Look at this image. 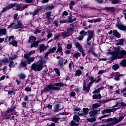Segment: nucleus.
Here are the masks:
<instances>
[{
	"instance_id": "f257e3e1",
	"label": "nucleus",
	"mask_w": 126,
	"mask_h": 126,
	"mask_svg": "<svg viewBox=\"0 0 126 126\" xmlns=\"http://www.w3.org/2000/svg\"><path fill=\"white\" fill-rule=\"evenodd\" d=\"M114 50L113 51L110 52V54L112 55V60H116V59H124V57L126 56V51L122 50L120 51L119 48H113Z\"/></svg>"
},
{
	"instance_id": "f03ea898",
	"label": "nucleus",
	"mask_w": 126,
	"mask_h": 126,
	"mask_svg": "<svg viewBox=\"0 0 126 126\" xmlns=\"http://www.w3.org/2000/svg\"><path fill=\"white\" fill-rule=\"evenodd\" d=\"M64 84L63 83H57L55 84L49 85L44 89L43 92H50V93H52L56 90H60V87H64Z\"/></svg>"
},
{
	"instance_id": "7ed1b4c3",
	"label": "nucleus",
	"mask_w": 126,
	"mask_h": 126,
	"mask_svg": "<svg viewBox=\"0 0 126 126\" xmlns=\"http://www.w3.org/2000/svg\"><path fill=\"white\" fill-rule=\"evenodd\" d=\"M9 28H12L13 29H19V28H24V25L22 24V23L20 21H16L14 23L11 24L8 26Z\"/></svg>"
},
{
	"instance_id": "20e7f679",
	"label": "nucleus",
	"mask_w": 126,
	"mask_h": 126,
	"mask_svg": "<svg viewBox=\"0 0 126 126\" xmlns=\"http://www.w3.org/2000/svg\"><path fill=\"white\" fill-rule=\"evenodd\" d=\"M89 80L91 82L89 83L87 87H86V82L85 81L84 82L83 90L84 91H85V92H88L90 90L91 84H93V83L95 82V79H94V77H93V76L90 77Z\"/></svg>"
},
{
	"instance_id": "39448f33",
	"label": "nucleus",
	"mask_w": 126,
	"mask_h": 126,
	"mask_svg": "<svg viewBox=\"0 0 126 126\" xmlns=\"http://www.w3.org/2000/svg\"><path fill=\"white\" fill-rule=\"evenodd\" d=\"M43 62L39 61L37 63H33L32 65V68L34 71H40L43 68Z\"/></svg>"
},
{
	"instance_id": "423d86ee",
	"label": "nucleus",
	"mask_w": 126,
	"mask_h": 126,
	"mask_svg": "<svg viewBox=\"0 0 126 126\" xmlns=\"http://www.w3.org/2000/svg\"><path fill=\"white\" fill-rule=\"evenodd\" d=\"M35 41H36V37L34 36H32L30 37L29 42L32 44L31 45V48H37L38 47L40 42L38 40L35 42Z\"/></svg>"
},
{
	"instance_id": "0eeeda50",
	"label": "nucleus",
	"mask_w": 126,
	"mask_h": 126,
	"mask_svg": "<svg viewBox=\"0 0 126 126\" xmlns=\"http://www.w3.org/2000/svg\"><path fill=\"white\" fill-rule=\"evenodd\" d=\"M15 38H14V35H12L9 37V41L10 42V44L14 46L15 47H17V41H15Z\"/></svg>"
},
{
	"instance_id": "6e6552de",
	"label": "nucleus",
	"mask_w": 126,
	"mask_h": 126,
	"mask_svg": "<svg viewBox=\"0 0 126 126\" xmlns=\"http://www.w3.org/2000/svg\"><path fill=\"white\" fill-rule=\"evenodd\" d=\"M106 122H111V123H109V125H110V126H112L114 125H117V124H119V122L118 121V119L116 118H110L106 120Z\"/></svg>"
},
{
	"instance_id": "1a4fd4ad",
	"label": "nucleus",
	"mask_w": 126,
	"mask_h": 126,
	"mask_svg": "<svg viewBox=\"0 0 126 126\" xmlns=\"http://www.w3.org/2000/svg\"><path fill=\"white\" fill-rule=\"evenodd\" d=\"M16 58H17V55H15L14 56L10 57V60H8L6 58L2 60V63H4V64H6L9 63H10L11 61H14V60H15Z\"/></svg>"
},
{
	"instance_id": "9d476101",
	"label": "nucleus",
	"mask_w": 126,
	"mask_h": 126,
	"mask_svg": "<svg viewBox=\"0 0 126 126\" xmlns=\"http://www.w3.org/2000/svg\"><path fill=\"white\" fill-rule=\"evenodd\" d=\"M15 5H16V4L15 3L8 5L7 6L3 8V9L1 11V13H3V12H5V11H6V10H8V9L13 8V7L15 6Z\"/></svg>"
},
{
	"instance_id": "9b49d317",
	"label": "nucleus",
	"mask_w": 126,
	"mask_h": 126,
	"mask_svg": "<svg viewBox=\"0 0 126 126\" xmlns=\"http://www.w3.org/2000/svg\"><path fill=\"white\" fill-rule=\"evenodd\" d=\"M56 51H57V47L49 49L48 52L45 53V58H48V56H49L50 54H53V53H55Z\"/></svg>"
},
{
	"instance_id": "f8f14e48",
	"label": "nucleus",
	"mask_w": 126,
	"mask_h": 126,
	"mask_svg": "<svg viewBox=\"0 0 126 126\" xmlns=\"http://www.w3.org/2000/svg\"><path fill=\"white\" fill-rule=\"evenodd\" d=\"M88 37L87 39V42H89L93 37H94V32L92 30H89L88 31Z\"/></svg>"
},
{
	"instance_id": "ddd939ff",
	"label": "nucleus",
	"mask_w": 126,
	"mask_h": 126,
	"mask_svg": "<svg viewBox=\"0 0 126 126\" xmlns=\"http://www.w3.org/2000/svg\"><path fill=\"white\" fill-rule=\"evenodd\" d=\"M118 109H119V108L116 109L112 108L104 109L102 112V114H103V115H105V114H107L108 113H112V112H115V111H117Z\"/></svg>"
},
{
	"instance_id": "4468645a",
	"label": "nucleus",
	"mask_w": 126,
	"mask_h": 126,
	"mask_svg": "<svg viewBox=\"0 0 126 126\" xmlns=\"http://www.w3.org/2000/svg\"><path fill=\"white\" fill-rule=\"evenodd\" d=\"M24 57L25 60H26L27 62L29 64H30L31 63L33 62L34 60H35V58L34 57H30V56H25V55H24Z\"/></svg>"
},
{
	"instance_id": "2eb2a0df",
	"label": "nucleus",
	"mask_w": 126,
	"mask_h": 126,
	"mask_svg": "<svg viewBox=\"0 0 126 126\" xmlns=\"http://www.w3.org/2000/svg\"><path fill=\"white\" fill-rule=\"evenodd\" d=\"M113 74L115 76L114 78L115 80L116 81H119L120 80V77L123 76V74H120V73H114Z\"/></svg>"
},
{
	"instance_id": "dca6fc26",
	"label": "nucleus",
	"mask_w": 126,
	"mask_h": 126,
	"mask_svg": "<svg viewBox=\"0 0 126 126\" xmlns=\"http://www.w3.org/2000/svg\"><path fill=\"white\" fill-rule=\"evenodd\" d=\"M116 27L120 29V30H123V31H126V27L125 25L119 24L116 25Z\"/></svg>"
},
{
	"instance_id": "f3484780",
	"label": "nucleus",
	"mask_w": 126,
	"mask_h": 126,
	"mask_svg": "<svg viewBox=\"0 0 126 126\" xmlns=\"http://www.w3.org/2000/svg\"><path fill=\"white\" fill-rule=\"evenodd\" d=\"M59 53H60V56H63V48L60 46V44L58 45V49L56 52V55H59Z\"/></svg>"
},
{
	"instance_id": "a211bd4d",
	"label": "nucleus",
	"mask_w": 126,
	"mask_h": 126,
	"mask_svg": "<svg viewBox=\"0 0 126 126\" xmlns=\"http://www.w3.org/2000/svg\"><path fill=\"white\" fill-rule=\"evenodd\" d=\"M48 47L47 46H45L44 45V44H41L39 46V53H42V52H44L46 49H47Z\"/></svg>"
},
{
	"instance_id": "6ab92c4d",
	"label": "nucleus",
	"mask_w": 126,
	"mask_h": 126,
	"mask_svg": "<svg viewBox=\"0 0 126 126\" xmlns=\"http://www.w3.org/2000/svg\"><path fill=\"white\" fill-rule=\"evenodd\" d=\"M75 45L76 46V48L77 49V50H78V51H79V52H82V50H83V49H82V46H81V45H80L79 43L76 42L75 43Z\"/></svg>"
},
{
	"instance_id": "aec40b11",
	"label": "nucleus",
	"mask_w": 126,
	"mask_h": 126,
	"mask_svg": "<svg viewBox=\"0 0 126 126\" xmlns=\"http://www.w3.org/2000/svg\"><path fill=\"white\" fill-rule=\"evenodd\" d=\"M61 36H62L63 38H65L66 37H69V36H70V34H69V33L67 31H66V32H62L61 33Z\"/></svg>"
},
{
	"instance_id": "412c9836",
	"label": "nucleus",
	"mask_w": 126,
	"mask_h": 126,
	"mask_svg": "<svg viewBox=\"0 0 126 126\" xmlns=\"http://www.w3.org/2000/svg\"><path fill=\"white\" fill-rule=\"evenodd\" d=\"M7 32L6 29H2L0 30V36H3V35H6Z\"/></svg>"
},
{
	"instance_id": "4be33fe9",
	"label": "nucleus",
	"mask_w": 126,
	"mask_h": 126,
	"mask_svg": "<svg viewBox=\"0 0 126 126\" xmlns=\"http://www.w3.org/2000/svg\"><path fill=\"white\" fill-rule=\"evenodd\" d=\"M105 9L109 12H114L116 10V8L114 7H105Z\"/></svg>"
},
{
	"instance_id": "5701e85b",
	"label": "nucleus",
	"mask_w": 126,
	"mask_h": 126,
	"mask_svg": "<svg viewBox=\"0 0 126 126\" xmlns=\"http://www.w3.org/2000/svg\"><path fill=\"white\" fill-rule=\"evenodd\" d=\"M33 54H35V50H32L30 51L29 53L28 54H25L24 56H25V57H31L32 55H33Z\"/></svg>"
},
{
	"instance_id": "b1692460",
	"label": "nucleus",
	"mask_w": 126,
	"mask_h": 126,
	"mask_svg": "<svg viewBox=\"0 0 126 126\" xmlns=\"http://www.w3.org/2000/svg\"><path fill=\"white\" fill-rule=\"evenodd\" d=\"M113 35L117 37V38H120L121 37V34L117 30L113 31Z\"/></svg>"
},
{
	"instance_id": "393cba45",
	"label": "nucleus",
	"mask_w": 126,
	"mask_h": 126,
	"mask_svg": "<svg viewBox=\"0 0 126 126\" xmlns=\"http://www.w3.org/2000/svg\"><path fill=\"white\" fill-rule=\"evenodd\" d=\"M89 115L90 117H95V116L97 115V111H91L89 113Z\"/></svg>"
},
{
	"instance_id": "a878e982",
	"label": "nucleus",
	"mask_w": 126,
	"mask_h": 126,
	"mask_svg": "<svg viewBox=\"0 0 126 126\" xmlns=\"http://www.w3.org/2000/svg\"><path fill=\"white\" fill-rule=\"evenodd\" d=\"M82 74V71L81 70L78 69L75 71V76H80Z\"/></svg>"
},
{
	"instance_id": "bb28decb",
	"label": "nucleus",
	"mask_w": 126,
	"mask_h": 126,
	"mask_svg": "<svg viewBox=\"0 0 126 126\" xmlns=\"http://www.w3.org/2000/svg\"><path fill=\"white\" fill-rule=\"evenodd\" d=\"M109 1H111L112 4H117V3H119L121 2V0H108Z\"/></svg>"
},
{
	"instance_id": "cd10ccee",
	"label": "nucleus",
	"mask_w": 126,
	"mask_h": 126,
	"mask_svg": "<svg viewBox=\"0 0 126 126\" xmlns=\"http://www.w3.org/2000/svg\"><path fill=\"white\" fill-rule=\"evenodd\" d=\"M83 112L85 116H86V115L88 114V112H89V109H88V108H84L83 109Z\"/></svg>"
},
{
	"instance_id": "c85d7f7f",
	"label": "nucleus",
	"mask_w": 126,
	"mask_h": 126,
	"mask_svg": "<svg viewBox=\"0 0 126 126\" xmlns=\"http://www.w3.org/2000/svg\"><path fill=\"white\" fill-rule=\"evenodd\" d=\"M58 64L60 66H63V59L62 58L58 61Z\"/></svg>"
},
{
	"instance_id": "c756f323",
	"label": "nucleus",
	"mask_w": 126,
	"mask_h": 126,
	"mask_svg": "<svg viewBox=\"0 0 126 126\" xmlns=\"http://www.w3.org/2000/svg\"><path fill=\"white\" fill-rule=\"evenodd\" d=\"M101 94H94L93 95L94 99H101Z\"/></svg>"
},
{
	"instance_id": "7c9ffc66",
	"label": "nucleus",
	"mask_w": 126,
	"mask_h": 126,
	"mask_svg": "<svg viewBox=\"0 0 126 126\" xmlns=\"http://www.w3.org/2000/svg\"><path fill=\"white\" fill-rule=\"evenodd\" d=\"M74 121H76V123L79 122V120H80V118L77 115H75L73 116Z\"/></svg>"
},
{
	"instance_id": "2f4dec72",
	"label": "nucleus",
	"mask_w": 126,
	"mask_h": 126,
	"mask_svg": "<svg viewBox=\"0 0 126 126\" xmlns=\"http://www.w3.org/2000/svg\"><path fill=\"white\" fill-rule=\"evenodd\" d=\"M59 120H60V118L55 117L51 118L50 119V121H52V122H54V123H58Z\"/></svg>"
},
{
	"instance_id": "473e14b6",
	"label": "nucleus",
	"mask_w": 126,
	"mask_h": 126,
	"mask_svg": "<svg viewBox=\"0 0 126 126\" xmlns=\"http://www.w3.org/2000/svg\"><path fill=\"white\" fill-rule=\"evenodd\" d=\"M74 4H75V3H74V1L72 0L70 1V3L69 4L70 9L72 10V8H73V5H74Z\"/></svg>"
},
{
	"instance_id": "72a5a7b5",
	"label": "nucleus",
	"mask_w": 126,
	"mask_h": 126,
	"mask_svg": "<svg viewBox=\"0 0 126 126\" xmlns=\"http://www.w3.org/2000/svg\"><path fill=\"white\" fill-rule=\"evenodd\" d=\"M118 42L116 43V45H123L125 40L123 39H120L118 40Z\"/></svg>"
},
{
	"instance_id": "f704fd0d",
	"label": "nucleus",
	"mask_w": 126,
	"mask_h": 126,
	"mask_svg": "<svg viewBox=\"0 0 126 126\" xmlns=\"http://www.w3.org/2000/svg\"><path fill=\"white\" fill-rule=\"evenodd\" d=\"M119 68H120V66L118 65V64H115L113 65L112 66V68H113L114 70H118V69Z\"/></svg>"
},
{
	"instance_id": "c9c22d12",
	"label": "nucleus",
	"mask_w": 126,
	"mask_h": 126,
	"mask_svg": "<svg viewBox=\"0 0 126 126\" xmlns=\"http://www.w3.org/2000/svg\"><path fill=\"white\" fill-rule=\"evenodd\" d=\"M101 106V104L96 103L92 105L93 108H99Z\"/></svg>"
},
{
	"instance_id": "e433bc0d",
	"label": "nucleus",
	"mask_w": 126,
	"mask_h": 126,
	"mask_svg": "<svg viewBox=\"0 0 126 126\" xmlns=\"http://www.w3.org/2000/svg\"><path fill=\"white\" fill-rule=\"evenodd\" d=\"M15 109V107H12V108L9 109L8 111H7L6 115L9 114V113H12V112H13V111H14Z\"/></svg>"
},
{
	"instance_id": "4c0bfd02",
	"label": "nucleus",
	"mask_w": 126,
	"mask_h": 126,
	"mask_svg": "<svg viewBox=\"0 0 126 126\" xmlns=\"http://www.w3.org/2000/svg\"><path fill=\"white\" fill-rule=\"evenodd\" d=\"M81 54L79 52H77L74 54V57L76 59V60L78 59V57H80Z\"/></svg>"
},
{
	"instance_id": "58836bf2",
	"label": "nucleus",
	"mask_w": 126,
	"mask_h": 126,
	"mask_svg": "<svg viewBox=\"0 0 126 126\" xmlns=\"http://www.w3.org/2000/svg\"><path fill=\"white\" fill-rule=\"evenodd\" d=\"M81 109L79 107H76L74 108V114L75 115L77 114V113L76 112H78V111H80Z\"/></svg>"
},
{
	"instance_id": "ea45409f",
	"label": "nucleus",
	"mask_w": 126,
	"mask_h": 126,
	"mask_svg": "<svg viewBox=\"0 0 126 126\" xmlns=\"http://www.w3.org/2000/svg\"><path fill=\"white\" fill-rule=\"evenodd\" d=\"M19 76L20 79H25L26 78V76L24 74H20Z\"/></svg>"
},
{
	"instance_id": "a19ab883",
	"label": "nucleus",
	"mask_w": 126,
	"mask_h": 126,
	"mask_svg": "<svg viewBox=\"0 0 126 126\" xmlns=\"http://www.w3.org/2000/svg\"><path fill=\"white\" fill-rule=\"evenodd\" d=\"M120 64L122 65V66H126V60H123L120 63Z\"/></svg>"
},
{
	"instance_id": "79ce46f5",
	"label": "nucleus",
	"mask_w": 126,
	"mask_h": 126,
	"mask_svg": "<svg viewBox=\"0 0 126 126\" xmlns=\"http://www.w3.org/2000/svg\"><path fill=\"white\" fill-rule=\"evenodd\" d=\"M107 70H100L98 72V74H103L107 72Z\"/></svg>"
},
{
	"instance_id": "37998d69",
	"label": "nucleus",
	"mask_w": 126,
	"mask_h": 126,
	"mask_svg": "<svg viewBox=\"0 0 126 126\" xmlns=\"http://www.w3.org/2000/svg\"><path fill=\"white\" fill-rule=\"evenodd\" d=\"M28 63H27V61H22L21 63V65L23 67L26 66Z\"/></svg>"
},
{
	"instance_id": "c03bdc74",
	"label": "nucleus",
	"mask_w": 126,
	"mask_h": 126,
	"mask_svg": "<svg viewBox=\"0 0 126 126\" xmlns=\"http://www.w3.org/2000/svg\"><path fill=\"white\" fill-rule=\"evenodd\" d=\"M59 108H60V105H59V104H56L54 107L55 112H58V111H59Z\"/></svg>"
},
{
	"instance_id": "a18cd8bd",
	"label": "nucleus",
	"mask_w": 126,
	"mask_h": 126,
	"mask_svg": "<svg viewBox=\"0 0 126 126\" xmlns=\"http://www.w3.org/2000/svg\"><path fill=\"white\" fill-rule=\"evenodd\" d=\"M87 121H88V122H90V123H94V122H95V121H96V119H95V118H88Z\"/></svg>"
},
{
	"instance_id": "49530a36",
	"label": "nucleus",
	"mask_w": 126,
	"mask_h": 126,
	"mask_svg": "<svg viewBox=\"0 0 126 126\" xmlns=\"http://www.w3.org/2000/svg\"><path fill=\"white\" fill-rule=\"evenodd\" d=\"M67 32H68V33H69V34L70 35V34H72V32H73V29L72 28H70V29H67Z\"/></svg>"
},
{
	"instance_id": "de8ad7c7",
	"label": "nucleus",
	"mask_w": 126,
	"mask_h": 126,
	"mask_svg": "<svg viewBox=\"0 0 126 126\" xmlns=\"http://www.w3.org/2000/svg\"><path fill=\"white\" fill-rule=\"evenodd\" d=\"M54 71L56 72V74H57L59 76L61 75V73L60 72V70L58 68H55Z\"/></svg>"
},
{
	"instance_id": "09e8293b",
	"label": "nucleus",
	"mask_w": 126,
	"mask_h": 126,
	"mask_svg": "<svg viewBox=\"0 0 126 126\" xmlns=\"http://www.w3.org/2000/svg\"><path fill=\"white\" fill-rule=\"evenodd\" d=\"M100 81H101V78H100V77L94 79V82H95V83H98Z\"/></svg>"
},
{
	"instance_id": "8fccbe9b",
	"label": "nucleus",
	"mask_w": 126,
	"mask_h": 126,
	"mask_svg": "<svg viewBox=\"0 0 126 126\" xmlns=\"http://www.w3.org/2000/svg\"><path fill=\"white\" fill-rule=\"evenodd\" d=\"M14 66V64L13 62L12 61H10V63L9 64V67H10V68H11L12 67H13Z\"/></svg>"
},
{
	"instance_id": "3c124183",
	"label": "nucleus",
	"mask_w": 126,
	"mask_h": 126,
	"mask_svg": "<svg viewBox=\"0 0 126 126\" xmlns=\"http://www.w3.org/2000/svg\"><path fill=\"white\" fill-rule=\"evenodd\" d=\"M80 35H82L83 36H86V35H87V32H86L85 31H82L80 32Z\"/></svg>"
},
{
	"instance_id": "603ef678",
	"label": "nucleus",
	"mask_w": 126,
	"mask_h": 126,
	"mask_svg": "<svg viewBox=\"0 0 126 126\" xmlns=\"http://www.w3.org/2000/svg\"><path fill=\"white\" fill-rule=\"evenodd\" d=\"M77 115H78V116H79L80 117L85 116V114H84V112H80V111H79Z\"/></svg>"
},
{
	"instance_id": "864d4df0",
	"label": "nucleus",
	"mask_w": 126,
	"mask_h": 126,
	"mask_svg": "<svg viewBox=\"0 0 126 126\" xmlns=\"http://www.w3.org/2000/svg\"><path fill=\"white\" fill-rule=\"evenodd\" d=\"M89 52H91V53H92V54H93V55H94V56L95 57V58H98V55H97V54L95 53V52H93V51H92V50H90Z\"/></svg>"
},
{
	"instance_id": "5fc2aeb1",
	"label": "nucleus",
	"mask_w": 126,
	"mask_h": 126,
	"mask_svg": "<svg viewBox=\"0 0 126 126\" xmlns=\"http://www.w3.org/2000/svg\"><path fill=\"white\" fill-rule=\"evenodd\" d=\"M124 119H125V117H124V116L120 117L119 119H118V123H120V122H122V121H123V120H124Z\"/></svg>"
},
{
	"instance_id": "6e6d98bb",
	"label": "nucleus",
	"mask_w": 126,
	"mask_h": 126,
	"mask_svg": "<svg viewBox=\"0 0 126 126\" xmlns=\"http://www.w3.org/2000/svg\"><path fill=\"white\" fill-rule=\"evenodd\" d=\"M68 22L69 23H72V22H73V19H72V17H69L68 20Z\"/></svg>"
},
{
	"instance_id": "4d7b16f0",
	"label": "nucleus",
	"mask_w": 126,
	"mask_h": 126,
	"mask_svg": "<svg viewBox=\"0 0 126 126\" xmlns=\"http://www.w3.org/2000/svg\"><path fill=\"white\" fill-rule=\"evenodd\" d=\"M60 33H57L54 36V38H55V40H57V39H59V38H60Z\"/></svg>"
},
{
	"instance_id": "13d9d810",
	"label": "nucleus",
	"mask_w": 126,
	"mask_h": 126,
	"mask_svg": "<svg viewBox=\"0 0 126 126\" xmlns=\"http://www.w3.org/2000/svg\"><path fill=\"white\" fill-rule=\"evenodd\" d=\"M8 95H14V92L12 91H8Z\"/></svg>"
},
{
	"instance_id": "bf43d9fd",
	"label": "nucleus",
	"mask_w": 126,
	"mask_h": 126,
	"mask_svg": "<svg viewBox=\"0 0 126 126\" xmlns=\"http://www.w3.org/2000/svg\"><path fill=\"white\" fill-rule=\"evenodd\" d=\"M60 22L61 24L66 23V22H67V20H61L60 21Z\"/></svg>"
},
{
	"instance_id": "052dcab7",
	"label": "nucleus",
	"mask_w": 126,
	"mask_h": 126,
	"mask_svg": "<svg viewBox=\"0 0 126 126\" xmlns=\"http://www.w3.org/2000/svg\"><path fill=\"white\" fill-rule=\"evenodd\" d=\"M94 23H96L97 22H100V21H101V19L100 18L96 19L94 20Z\"/></svg>"
},
{
	"instance_id": "680f3d73",
	"label": "nucleus",
	"mask_w": 126,
	"mask_h": 126,
	"mask_svg": "<svg viewBox=\"0 0 126 126\" xmlns=\"http://www.w3.org/2000/svg\"><path fill=\"white\" fill-rule=\"evenodd\" d=\"M17 16H18V14L15 13L14 15V19H15V20H17V19H18Z\"/></svg>"
},
{
	"instance_id": "e2e57ef3",
	"label": "nucleus",
	"mask_w": 126,
	"mask_h": 126,
	"mask_svg": "<svg viewBox=\"0 0 126 126\" xmlns=\"http://www.w3.org/2000/svg\"><path fill=\"white\" fill-rule=\"evenodd\" d=\"M72 65H73V63H72V62H71L69 64V67L70 69H71V68H72Z\"/></svg>"
},
{
	"instance_id": "0e129e2a",
	"label": "nucleus",
	"mask_w": 126,
	"mask_h": 126,
	"mask_svg": "<svg viewBox=\"0 0 126 126\" xmlns=\"http://www.w3.org/2000/svg\"><path fill=\"white\" fill-rule=\"evenodd\" d=\"M72 47V46L71 45V44H68L66 46V48L68 50H69L70 49H71Z\"/></svg>"
},
{
	"instance_id": "69168bd1",
	"label": "nucleus",
	"mask_w": 126,
	"mask_h": 126,
	"mask_svg": "<svg viewBox=\"0 0 126 126\" xmlns=\"http://www.w3.org/2000/svg\"><path fill=\"white\" fill-rule=\"evenodd\" d=\"M46 17L47 18H50V17H51V12H48L46 13Z\"/></svg>"
},
{
	"instance_id": "338daca9",
	"label": "nucleus",
	"mask_w": 126,
	"mask_h": 126,
	"mask_svg": "<svg viewBox=\"0 0 126 126\" xmlns=\"http://www.w3.org/2000/svg\"><path fill=\"white\" fill-rule=\"evenodd\" d=\"M25 90L27 92H31V88H26L25 89Z\"/></svg>"
},
{
	"instance_id": "774afa93",
	"label": "nucleus",
	"mask_w": 126,
	"mask_h": 126,
	"mask_svg": "<svg viewBox=\"0 0 126 126\" xmlns=\"http://www.w3.org/2000/svg\"><path fill=\"white\" fill-rule=\"evenodd\" d=\"M100 92V90H99V88L96 89V90H95L94 92V94H97L98 93H99Z\"/></svg>"
}]
</instances>
